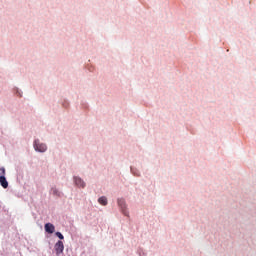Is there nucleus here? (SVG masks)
Segmentation results:
<instances>
[{
	"label": "nucleus",
	"mask_w": 256,
	"mask_h": 256,
	"mask_svg": "<svg viewBox=\"0 0 256 256\" xmlns=\"http://www.w3.org/2000/svg\"><path fill=\"white\" fill-rule=\"evenodd\" d=\"M34 149L35 151H39V153H45V151H47V145L40 143L39 140H35Z\"/></svg>",
	"instance_id": "f257e3e1"
},
{
	"label": "nucleus",
	"mask_w": 256,
	"mask_h": 256,
	"mask_svg": "<svg viewBox=\"0 0 256 256\" xmlns=\"http://www.w3.org/2000/svg\"><path fill=\"white\" fill-rule=\"evenodd\" d=\"M54 249L56 251V255H61V253H63L64 249H65V245H63V241L59 240L55 246Z\"/></svg>",
	"instance_id": "f03ea898"
},
{
	"label": "nucleus",
	"mask_w": 256,
	"mask_h": 256,
	"mask_svg": "<svg viewBox=\"0 0 256 256\" xmlns=\"http://www.w3.org/2000/svg\"><path fill=\"white\" fill-rule=\"evenodd\" d=\"M44 229H45L46 233H49L50 235L55 233V225H53L51 223H46L44 226Z\"/></svg>",
	"instance_id": "7ed1b4c3"
},
{
	"label": "nucleus",
	"mask_w": 256,
	"mask_h": 256,
	"mask_svg": "<svg viewBox=\"0 0 256 256\" xmlns=\"http://www.w3.org/2000/svg\"><path fill=\"white\" fill-rule=\"evenodd\" d=\"M74 182L77 187H81L82 189L85 188V182L81 178L74 177Z\"/></svg>",
	"instance_id": "20e7f679"
},
{
	"label": "nucleus",
	"mask_w": 256,
	"mask_h": 256,
	"mask_svg": "<svg viewBox=\"0 0 256 256\" xmlns=\"http://www.w3.org/2000/svg\"><path fill=\"white\" fill-rule=\"evenodd\" d=\"M0 184L3 189H7V187H9V182H7V178H5V176H0Z\"/></svg>",
	"instance_id": "39448f33"
},
{
	"label": "nucleus",
	"mask_w": 256,
	"mask_h": 256,
	"mask_svg": "<svg viewBox=\"0 0 256 256\" xmlns=\"http://www.w3.org/2000/svg\"><path fill=\"white\" fill-rule=\"evenodd\" d=\"M98 203H100V205H107V197L102 196L98 199Z\"/></svg>",
	"instance_id": "423d86ee"
},
{
	"label": "nucleus",
	"mask_w": 256,
	"mask_h": 256,
	"mask_svg": "<svg viewBox=\"0 0 256 256\" xmlns=\"http://www.w3.org/2000/svg\"><path fill=\"white\" fill-rule=\"evenodd\" d=\"M51 193H52V195H54L55 197H61V192H59L57 188H52V189H51Z\"/></svg>",
	"instance_id": "0eeeda50"
},
{
	"label": "nucleus",
	"mask_w": 256,
	"mask_h": 256,
	"mask_svg": "<svg viewBox=\"0 0 256 256\" xmlns=\"http://www.w3.org/2000/svg\"><path fill=\"white\" fill-rule=\"evenodd\" d=\"M118 205H119V207H121V209H125V200L118 199Z\"/></svg>",
	"instance_id": "6e6552de"
},
{
	"label": "nucleus",
	"mask_w": 256,
	"mask_h": 256,
	"mask_svg": "<svg viewBox=\"0 0 256 256\" xmlns=\"http://www.w3.org/2000/svg\"><path fill=\"white\" fill-rule=\"evenodd\" d=\"M0 177H5V168L4 167L0 168Z\"/></svg>",
	"instance_id": "1a4fd4ad"
},
{
	"label": "nucleus",
	"mask_w": 256,
	"mask_h": 256,
	"mask_svg": "<svg viewBox=\"0 0 256 256\" xmlns=\"http://www.w3.org/2000/svg\"><path fill=\"white\" fill-rule=\"evenodd\" d=\"M56 237H59L61 240L65 239V237L63 236V234H61V232H56Z\"/></svg>",
	"instance_id": "9d476101"
}]
</instances>
